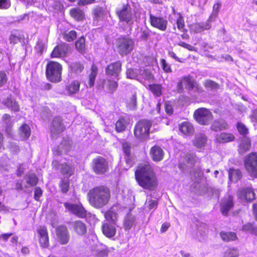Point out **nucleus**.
<instances>
[{"label":"nucleus","mask_w":257,"mask_h":257,"mask_svg":"<svg viewBox=\"0 0 257 257\" xmlns=\"http://www.w3.org/2000/svg\"><path fill=\"white\" fill-rule=\"evenodd\" d=\"M221 239L225 242L233 241L237 239L236 234L234 232L222 231L220 232Z\"/></svg>","instance_id":"c85d7f7f"},{"label":"nucleus","mask_w":257,"mask_h":257,"mask_svg":"<svg viewBox=\"0 0 257 257\" xmlns=\"http://www.w3.org/2000/svg\"><path fill=\"white\" fill-rule=\"evenodd\" d=\"M71 226L76 234L82 236L87 232L86 224L80 220H76L71 223Z\"/></svg>","instance_id":"f3484780"},{"label":"nucleus","mask_w":257,"mask_h":257,"mask_svg":"<svg viewBox=\"0 0 257 257\" xmlns=\"http://www.w3.org/2000/svg\"><path fill=\"white\" fill-rule=\"evenodd\" d=\"M125 163L127 166L125 168L126 170L128 169L132 166L134 163V160L131 155L126 156L125 157Z\"/></svg>","instance_id":"69168bd1"},{"label":"nucleus","mask_w":257,"mask_h":257,"mask_svg":"<svg viewBox=\"0 0 257 257\" xmlns=\"http://www.w3.org/2000/svg\"><path fill=\"white\" fill-rule=\"evenodd\" d=\"M116 47L119 54L122 56L130 53L134 47V41L127 37L118 38L115 43Z\"/></svg>","instance_id":"39448f33"},{"label":"nucleus","mask_w":257,"mask_h":257,"mask_svg":"<svg viewBox=\"0 0 257 257\" xmlns=\"http://www.w3.org/2000/svg\"><path fill=\"white\" fill-rule=\"evenodd\" d=\"M127 106L131 109H135L137 105V95L136 93H134L132 97L127 100Z\"/></svg>","instance_id":"603ef678"},{"label":"nucleus","mask_w":257,"mask_h":257,"mask_svg":"<svg viewBox=\"0 0 257 257\" xmlns=\"http://www.w3.org/2000/svg\"><path fill=\"white\" fill-rule=\"evenodd\" d=\"M69 67L70 68L71 72L76 74L80 73L84 69L83 64H81L80 62H77L71 64Z\"/></svg>","instance_id":"ea45409f"},{"label":"nucleus","mask_w":257,"mask_h":257,"mask_svg":"<svg viewBox=\"0 0 257 257\" xmlns=\"http://www.w3.org/2000/svg\"><path fill=\"white\" fill-rule=\"evenodd\" d=\"M11 5L10 0H0V9H8Z\"/></svg>","instance_id":"e2e57ef3"},{"label":"nucleus","mask_w":257,"mask_h":257,"mask_svg":"<svg viewBox=\"0 0 257 257\" xmlns=\"http://www.w3.org/2000/svg\"><path fill=\"white\" fill-rule=\"evenodd\" d=\"M233 197L228 196L224 197L221 203V211L224 215H226L228 211L233 207Z\"/></svg>","instance_id":"6ab92c4d"},{"label":"nucleus","mask_w":257,"mask_h":257,"mask_svg":"<svg viewBox=\"0 0 257 257\" xmlns=\"http://www.w3.org/2000/svg\"><path fill=\"white\" fill-rule=\"evenodd\" d=\"M62 67L59 63L50 61L46 67V74L47 78L52 82L57 83L61 81Z\"/></svg>","instance_id":"20e7f679"},{"label":"nucleus","mask_w":257,"mask_h":257,"mask_svg":"<svg viewBox=\"0 0 257 257\" xmlns=\"http://www.w3.org/2000/svg\"><path fill=\"white\" fill-rule=\"evenodd\" d=\"M121 70V64L119 61H117L109 64L105 69V73L107 76H112L118 80Z\"/></svg>","instance_id":"f8f14e48"},{"label":"nucleus","mask_w":257,"mask_h":257,"mask_svg":"<svg viewBox=\"0 0 257 257\" xmlns=\"http://www.w3.org/2000/svg\"><path fill=\"white\" fill-rule=\"evenodd\" d=\"M152 123L148 120L139 121L136 125L134 134L136 138L140 140H145L149 136L150 129Z\"/></svg>","instance_id":"423d86ee"},{"label":"nucleus","mask_w":257,"mask_h":257,"mask_svg":"<svg viewBox=\"0 0 257 257\" xmlns=\"http://www.w3.org/2000/svg\"><path fill=\"white\" fill-rule=\"evenodd\" d=\"M3 103L8 108L11 109L12 110L18 111L19 110V106L17 102L14 100L11 96L7 98V99L3 101Z\"/></svg>","instance_id":"2f4dec72"},{"label":"nucleus","mask_w":257,"mask_h":257,"mask_svg":"<svg viewBox=\"0 0 257 257\" xmlns=\"http://www.w3.org/2000/svg\"><path fill=\"white\" fill-rule=\"evenodd\" d=\"M227 128V124L223 119L215 120L213 121L210 126L212 131L218 132Z\"/></svg>","instance_id":"bb28decb"},{"label":"nucleus","mask_w":257,"mask_h":257,"mask_svg":"<svg viewBox=\"0 0 257 257\" xmlns=\"http://www.w3.org/2000/svg\"><path fill=\"white\" fill-rule=\"evenodd\" d=\"M145 205L149 209H152L157 207V202L154 200L149 199L146 200Z\"/></svg>","instance_id":"680f3d73"},{"label":"nucleus","mask_w":257,"mask_h":257,"mask_svg":"<svg viewBox=\"0 0 257 257\" xmlns=\"http://www.w3.org/2000/svg\"><path fill=\"white\" fill-rule=\"evenodd\" d=\"M241 177V172L238 170H230L229 172V178L232 182L237 181Z\"/></svg>","instance_id":"a18cd8bd"},{"label":"nucleus","mask_w":257,"mask_h":257,"mask_svg":"<svg viewBox=\"0 0 257 257\" xmlns=\"http://www.w3.org/2000/svg\"><path fill=\"white\" fill-rule=\"evenodd\" d=\"M136 179L140 186L150 190H154L157 186L155 173L149 164H141L135 172Z\"/></svg>","instance_id":"f257e3e1"},{"label":"nucleus","mask_w":257,"mask_h":257,"mask_svg":"<svg viewBox=\"0 0 257 257\" xmlns=\"http://www.w3.org/2000/svg\"><path fill=\"white\" fill-rule=\"evenodd\" d=\"M239 252L237 248L234 247L229 248L224 252L223 257H238Z\"/></svg>","instance_id":"49530a36"},{"label":"nucleus","mask_w":257,"mask_h":257,"mask_svg":"<svg viewBox=\"0 0 257 257\" xmlns=\"http://www.w3.org/2000/svg\"><path fill=\"white\" fill-rule=\"evenodd\" d=\"M65 130V126L62 123V119L60 117H55L51 123L50 132L53 138L57 136Z\"/></svg>","instance_id":"9b49d317"},{"label":"nucleus","mask_w":257,"mask_h":257,"mask_svg":"<svg viewBox=\"0 0 257 257\" xmlns=\"http://www.w3.org/2000/svg\"><path fill=\"white\" fill-rule=\"evenodd\" d=\"M126 76L127 78L136 79L138 77V74L134 70L128 69L126 71Z\"/></svg>","instance_id":"0e129e2a"},{"label":"nucleus","mask_w":257,"mask_h":257,"mask_svg":"<svg viewBox=\"0 0 257 257\" xmlns=\"http://www.w3.org/2000/svg\"><path fill=\"white\" fill-rule=\"evenodd\" d=\"M75 46L78 51L80 53H83L85 51V39L83 37H81L76 41Z\"/></svg>","instance_id":"de8ad7c7"},{"label":"nucleus","mask_w":257,"mask_h":257,"mask_svg":"<svg viewBox=\"0 0 257 257\" xmlns=\"http://www.w3.org/2000/svg\"><path fill=\"white\" fill-rule=\"evenodd\" d=\"M251 141L249 138L243 137L239 145V153L240 154H242L249 150L251 147Z\"/></svg>","instance_id":"a878e982"},{"label":"nucleus","mask_w":257,"mask_h":257,"mask_svg":"<svg viewBox=\"0 0 257 257\" xmlns=\"http://www.w3.org/2000/svg\"><path fill=\"white\" fill-rule=\"evenodd\" d=\"M135 220L134 216L128 213L124 220V226L126 229H130L134 225Z\"/></svg>","instance_id":"a19ab883"},{"label":"nucleus","mask_w":257,"mask_h":257,"mask_svg":"<svg viewBox=\"0 0 257 257\" xmlns=\"http://www.w3.org/2000/svg\"><path fill=\"white\" fill-rule=\"evenodd\" d=\"M141 74L143 78L146 80H151L153 78L152 74L147 69L144 70Z\"/></svg>","instance_id":"774afa93"},{"label":"nucleus","mask_w":257,"mask_h":257,"mask_svg":"<svg viewBox=\"0 0 257 257\" xmlns=\"http://www.w3.org/2000/svg\"><path fill=\"white\" fill-rule=\"evenodd\" d=\"M60 166L61 171L63 174L70 176L73 174V170L71 166L65 164H61Z\"/></svg>","instance_id":"09e8293b"},{"label":"nucleus","mask_w":257,"mask_h":257,"mask_svg":"<svg viewBox=\"0 0 257 257\" xmlns=\"http://www.w3.org/2000/svg\"><path fill=\"white\" fill-rule=\"evenodd\" d=\"M97 74V68L96 66L93 65L91 67V73L89 76L88 84L90 87L93 86Z\"/></svg>","instance_id":"79ce46f5"},{"label":"nucleus","mask_w":257,"mask_h":257,"mask_svg":"<svg viewBox=\"0 0 257 257\" xmlns=\"http://www.w3.org/2000/svg\"><path fill=\"white\" fill-rule=\"evenodd\" d=\"M19 134L23 140L28 139L31 135V130L29 126L27 124H23L20 128Z\"/></svg>","instance_id":"f704fd0d"},{"label":"nucleus","mask_w":257,"mask_h":257,"mask_svg":"<svg viewBox=\"0 0 257 257\" xmlns=\"http://www.w3.org/2000/svg\"><path fill=\"white\" fill-rule=\"evenodd\" d=\"M234 139V136L231 134L221 133L216 136V140L217 142L224 143L233 141Z\"/></svg>","instance_id":"c756f323"},{"label":"nucleus","mask_w":257,"mask_h":257,"mask_svg":"<svg viewBox=\"0 0 257 257\" xmlns=\"http://www.w3.org/2000/svg\"><path fill=\"white\" fill-rule=\"evenodd\" d=\"M70 148L69 143H67L65 141H64L62 142L61 144L58 147L57 151L55 154L57 155H60L63 153H67L70 150Z\"/></svg>","instance_id":"4c0bfd02"},{"label":"nucleus","mask_w":257,"mask_h":257,"mask_svg":"<svg viewBox=\"0 0 257 257\" xmlns=\"http://www.w3.org/2000/svg\"><path fill=\"white\" fill-rule=\"evenodd\" d=\"M39 234V241L40 246L43 248H47L49 245V237L47 229L45 226H40L37 230Z\"/></svg>","instance_id":"dca6fc26"},{"label":"nucleus","mask_w":257,"mask_h":257,"mask_svg":"<svg viewBox=\"0 0 257 257\" xmlns=\"http://www.w3.org/2000/svg\"><path fill=\"white\" fill-rule=\"evenodd\" d=\"M221 5V4L219 2H217L214 5L213 7L212 12L211 15L210 16V20H212V18L214 19V20L216 19L218 15V13L220 10Z\"/></svg>","instance_id":"864d4df0"},{"label":"nucleus","mask_w":257,"mask_h":257,"mask_svg":"<svg viewBox=\"0 0 257 257\" xmlns=\"http://www.w3.org/2000/svg\"><path fill=\"white\" fill-rule=\"evenodd\" d=\"M176 24L178 29L181 31L183 32L184 30H185V24L183 18L182 16H179V17L177 20Z\"/></svg>","instance_id":"052dcab7"},{"label":"nucleus","mask_w":257,"mask_h":257,"mask_svg":"<svg viewBox=\"0 0 257 257\" xmlns=\"http://www.w3.org/2000/svg\"><path fill=\"white\" fill-rule=\"evenodd\" d=\"M56 235L61 244H67L70 238L68 230L64 226H60L56 229Z\"/></svg>","instance_id":"2eb2a0df"},{"label":"nucleus","mask_w":257,"mask_h":257,"mask_svg":"<svg viewBox=\"0 0 257 257\" xmlns=\"http://www.w3.org/2000/svg\"><path fill=\"white\" fill-rule=\"evenodd\" d=\"M190 29L195 33H201L203 31L201 23L192 24L191 26Z\"/></svg>","instance_id":"13d9d810"},{"label":"nucleus","mask_w":257,"mask_h":257,"mask_svg":"<svg viewBox=\"0 0 257 257\" xmlns=\"http://www.w3.org/2000/svg\"><path fill=\"white\" fill-rule=\"evenodd\" d=\"M183 163L185 165L190 166L194 165L198 160L196 155L192 152L186 153L183 157Z\"/></svg>","instance_id":"cd10ccee"},{"label":"nucleus","mask_w":257,"mask_h":257,"mask_svg":"<svg viewBox=\"0 0 257 257\" xmlns=\"http://www.w3.org/2000/svg\"><path fill=\"white\" fill-rule=\"evenodd\" d=\"M196 121L201 125H208L213 119V114L208 109L204 107L199 108L194 113Z\"/></svg>","instance_id":"0eeeda50"},{"label":"nucleus","mask_w":257,"mask_h":257,"mask_svg":"<svg viewBox=\"0 0 257 257\" xmlns=\"http://www.w3.org/2000/svg\"><path fill=\"white\" fill-rule=\"evenodd\" d=\"M245 168L251 176L257 177V153H251L244 160Z\"/></svg>","instance_id":"6e6552de"},{"label":"nucleus","mask_w":257,"mask_h":257,"mask_svg":"<svg viewBox=\"0 0 257 257\" xmlns=\"http://www.w3.org/2000/svg\"><path fill=\"white\" fill-rule=\"evenodd\" d=\"M80 82L78 81H72L67 87V90L70 94H75L78 92L80 88Z\"/></svg>","instance_id":"e433bc0d"},{"label":"nucleus","mask_w":257,"mask_h":257,"mask_svg":"<svg viewBox=\"0 0 257 257\" xmlns=\"http://www.w3.org/2000/svg\"><path fill=\"white\" fill-rule=\"evenodd\" d=\"M25 179L27 183L31 186H35L38 183V178L34 174H29L26 175Z\"/></svg>","instance_id":"37998d69"},{"label":"nucleus","mask_w":257,"mask_h":257,"mask_svg":"<svg viewBox=\"0 0 257 257\" xmlns=\"http://www.w3.org/2000/svg\"><path fill=\"white\" fill-rule=\"evenodd\" d=\"M77 36L76 32L75 31H71L68 33H66L64 35V39L68 41H73Z\"/></svg>","instance_id":"6e6d98bb"},{"label":"nucleus","mask_w":257,"mask_h":257,"mask_svg":"<svg viewBox=\"0 0 257 257\" xmlns=\"http://www.w3.org/2000/svg\"><path fill=\"white\" fill-rule=\"evenodd\" d=\"M150 21L151 25L160 30L165 31L167 29V21L162 17H156L150 13Z\"/></svg>","instance_id":"ddd939ff"},{"label":"nucleus","mask_w":257,"mask_h":257,"mask_svg":"<svg viewBox=\"0 0 257 257\" xmlns=\"http://www.w3.org/2000/svg\"><path fill=\"white\" fill-rule=\"evenodd\" d=\"M204 85L207 90L210 91L216 90L219 88V85L217 83L210 80H206Z\"/></svg>","instance_id":"c03bdc74"},{"label":"nucleus","mask_w":257,"mask_h":257,"mask_svg":"<svg viewBox=\"0 0 257 257\" xmlns=\"http://www.w3.org/2000/svg\"><path fill=\"white\" fill-rule=\"evenodd\" d=\"M150 154L153 160L156 162L161 161L164 155L163 150L158 146L153 147L151 149Z\"/></svg>","instance_id":"412c9836"},{"label":"nucleus","mask_w":257,"mask_h":257,"mask_svg":"<svg viewBox=\"0 0 257 257\" xmlns=\"http://www.w3.org/2000/svg\"><path fill=\"white\" fill-rule=\"evenodd\" d=\"M60 187L61 191L63 193H66L69 187V182L68 178L64 179L61 181L60 184Z\"/></svg>","instance_id":"5fc2aeb1"},{"label":"nucleus","mask_w":257,"mask_h":257,"mask_svg":"<svg viewBox=\"0 0 257 257\" xmlns=\"http://www.w3.org/2000/svg\"><path fill=\"white\" fill-rule=\"evenodd\" d=\"M102 230L103 234L108 238L113 237L116 233L115 227L109 223H103L102 226Z\"/></svg>","instance_id":"4be33fe9"},{"label":"nucleus","mask_w":257,"mask_h":257,"mask_svg":"<svg viewBox=\"0 0 257 257\" xmlns=\"http://www.w3.org/2000/svg\"><path fill=\"white\" fill-rule=\"evenodd\" d=\"M161 65L163 70L166 73H170L172 72V69L170 66L166 62L164 59L161 60Z\"/></svg>","instance_id":"bf43d9fd"},{"label":"nucleus","mask_w":257,"mask_h":257,"mask_svg":"<svg viewBox=\"0 0 257 257\" xmlns=\"http://www.w3.org/2000/svg\"><path fill=\"white\" fill-rule=\"evenodd\" d=\"M237 195L238 198L241 201H251L255 199V193L252 188L250 187L239 189Z\"/></svg>","instance_id":"4468645a"},{"label":"nucleus","mask_w":257,"mask_h":257,"mask_svg":"<svg viewBox=\"0 0 257 257\" xmlns=\"http://www.w3.org/2000/svg\"><path fill=\"white\" fill-rule=\"evenodd\" d=\"M106 219L115 224L118 219V214L114 207H111L104 214Z\"/></svg>","instance_id":"393cba45"},{"label":"nucleus","mask_w":257,"mask_h":257,"mask_svg":"<svg viewBox=\"0 0 257 257\" xmlns=\"http://www.w3.org/2000/svg\"><path fill=\"white\" fill-rule=\"evenodd\" d=\"M117 86V83L115 80L106 79L103 81V88L108 93H113L116 90Z\"/></svg>","instance_id":"5701e85b"},{"label":"nucleus","mask_w":257,"mask_h":257,"mask_svg":"<svg viewBox=\"0 0 257 257\" xmlns=\"http://www.w3.org/2000/svg\"><path fill=\"white\" fill-rule=\"evenodd\" d=\"M236 127L239 134L243 137H246V136L248 134V130L247 127L240 122H237Z\"/></svg>","instance_id":"3c124183"},{"label":"nucleus","mask_w":257,"mask_h":257,"mask_svg":"<svg viewBox=\"0 0 257 257\" xmlns=\"http://www.w3.org/2000/svg\"><path fill=\"white\" fill-rule=\"evenodd\" d=\"M115 13L119 19V25L123 29H131L134 22H138L141 14L139 11H135L133 14L130 6L123 5L121 8H117Z\"/></svg>","instance_id":"7ed1b4c3"},{"label":"nucleus","mask_w":257,"mask_h":257,"mask_svg":"<svg viewBox=\"0 0 257 257\" xmlns=\"http://www.w3.org/2000/svg\"><path fill=\"white\" fill-rule=\"evenodd\" d=\"M88 196L90 204L94 208L99 209L109 203L111 194L107 187L99 186L91 189Z\"/></svg>","instance_id":"f03ea898"},{"label":"nucleus","mask_w":257,"mask_h":257,"mask_svg":"<svg viewBox=\"0 0 257 257\" xmlns=\"http://www.w3.org/2000/svg\"><path fill=\"white\" fill-rule=\"evenodd\" d=\"M70 14L72 17L77 21L83 20L85 16L83 11L78 8L71 9Z\"/></svg>","instance_id":"473e14b6"},{"label":"nucleus","mask_w":257,"mask_h":257,"mask_svg":"<svg viewBox=\"0 0 257 257\" xmlns=\"http://www.w3.org/2000/svg\"><path fill=\"white\" fill-rule=\"evenodd\" d=\"M91 166L96 174H103L108 170V162L105 158L98 156L92 160Z\"/></svg>","instance_id":"1a4fd4ad"},{"label":"nucleus","mask_w":257,"mask_h":257,"mask_svg":"<svg viewBox=\"0 0 257 257\" xmlns=\"http://www.w3.org/2000/svg\"><path fill=\"white\" fill-rule=\"evenodd\" d=\"M68 50V45L67 44H62L55 47L51 53L53 58L63 57L66 55Z\"/></svg>","instance_id":"a211bd4d"},{"label":"nucleus","mask_w":257,"mask_h":257,"mask_svg":"<svg viewBox=\"0 0 257 257\" xmlns=\"http://www.w3.org/2000/svg\"><path fill=\"white\" fill-rule=\"evenodd\" d=\"M8 78L6 73L4 71H0V87L6 83Z\"/></svg>","instance_id":"338daca9"},{"label":"nucleus","mask_w":257,"mask_h":257,"mask_svg":"<svg viewBox=\"0 0 257 257\" xmlns=\"http://www.w3.org/2000/svg\"><path fill=\"white\" fill-rule=\"evenodd\" d=\"M65 208L71 213L79 218H84L86 216V211L81 203H72L66 202L64 203Z\"/></svg>","instance_id":"9d476101"},{"label":"nucleus","mask_w":257,"mask_h":257,"mask_svg":"<svg viewBox=\"0 0 257 257\" xmlns=\"http://www.w3.org/2000/svg\"><path fill=\"white\" fill-rule=\"evenodd\" d=\"M92 14L94 21H99L103 19L104 11L103 8L96 6L92 10Z\"/></svg>","instance_id":"72a5a7b5"},{"label":"nucleus","mask_w":257,"mask_h":257,"mask_svg":"<svg viewBox=\"0 0 257 257\" xmlns=\"http://www.w3.org/2000/svg\"><path fill=\"white\" fill-rule=\"evenodd\" d=\"M183 85L188 89H192L194 86V80L193 78L190 76H184L179 82L177 88L179 92H182L183 89Z\"/></svg>","instance_id":"aec40b11"},{"label":"nucleus","mask_w":257,"mask_h":257,"mask_svg":"<svg viewBox=\"0 0 257 257\" xmlns=\"http://www.w3.org/2000/svg\"><path fill=\"white\" fill-rule=\"evenodd\" d=\"M179 130L185 135H191L193 133L194 128L191 123L185 121L180 125Z\"/></svg>","instance_id":"7c9ffc66"},{"label":"nucleus","mask_w":257,"mask_h":257,"mask_svg":"<svg viewBox=\"0 0 257 257\" xmlns=\"http://www.w3.org/2000/svg\"><path fill=\"white\" fill-rule=\"evenodd\" d=\"M207 142V137L204 134H199L195 136L193 141V145L197 148L204 147Z\"/></svg>","instance_id":"b1692460"},{"label":"nucleus","mask_w":257,"mask_h":257,"mask_svg":"<svg viewBox=\"0 0 257 257\" xmlns=\"http://www.w3.org/2000/svg\"><path fill=\"white\" fill-rule=\"evenodd\" d=\"M215 20L212 18V20H210V17L206 22L201 23V26H202L203 31L208 30L211 29L212 25L211 23L214 22Z\"/></svg>","instance_id":"4d7b16f0"},{"label":"nucleus","mask_w":257,"mask_h":257,"mask_svg":"<svg viewBox=\"0 0 257 257\" xmlns=\"http://www.w3.org/2000/svg\"><path fill=\"white\" fill-rule=\"evenodd\" d=\"M149 89L150 91L156 97H159L162 94V85L159 84H153L149 85Z\"/></svg>","instance_id":"c9c22d12"},{"label":"nucleus","mask_w":257,"mask_h":257,"mask_svg":"<svg viewBox=\"0 0 257 257\" xmlns=\"http://www.w3.org/2000/svg\"><path fill=\"white\" fill-rule=\"evenodd\" d=\"M126 128V121L123 118L118 119L115 123V130L117 132H121Z\"/></svg>","instance_id":"8fccbe9b"},{"label":"nucleus","mask_w":257,"mask_h":257,"mask_svg":"<svg viewBox=\"0 0 257 257\" xmlns=\"http://www.w3.org/2000/svg\"><path fill=\"white\" fill-rule=\"evenodd\" d=\"M242 230L245 232H250L252 234L257 235V227L254 223H247L243 225Z\"/></svg>","instance_id":"58836bf2"}]
</instances>
